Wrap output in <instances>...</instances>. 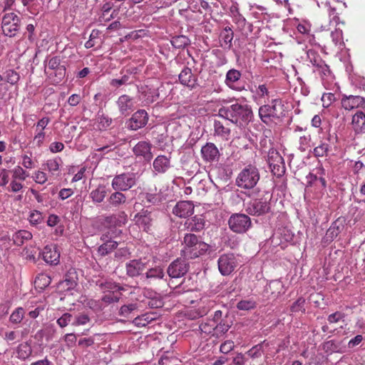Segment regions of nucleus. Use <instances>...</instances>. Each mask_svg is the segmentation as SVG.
I'll list each match as a JSON object with an SVG mask.
<instances>
[{
	"label": "nucleus",
	"instance_id": "48",
	"mask_svg": "<svg viewBox=\"0 0 365 365\" xmlns=\"http://www.w3.org/2000/svg\"><path fill=\"white\" fill-rule=\"evenodd\" d=\"M331 37L336 46L341 48L344 46L342 31L341 29H336L334 31H331Z\"/></svg>",
	"mask_w": 365,
	"mask_h": 365
},
{
	"label": "nucleus",
	"instance_id": "36",
	"mask_svg": "<svg viewBox=\"0 0 365 365\" xmlns=\"http://www.w3.org/2000/svg\"><path fill=\"white\" fill-rule=\"evenodd\" d=\"M109 203L113 207H119L126 201L125 195L119 190L112 193L108 199Z\"/></svg>",
	"mask_w": 365,
	"mask_h": 365
},
{
	"label": "nucleus",
	"instance_id": "43",
	"mask_svg": "<svg viewBox=\"0 0 365 365\" xmlns=\"http://www.w3.org/2000/svg\"><path fill=\"white\" fill-rule=\"evenodd\" d=\"M315 72H317L322 77L323 81H324L325 78H331V71L329 66L321 61L320 63H317Z\"/></svg>",
	"mask_w": 365,
	"mask_h": 365
},
{
	"label": "nucleus",
	"instance_id": "16",
	"mask_svg": "<svg viewBox=\"0 0 365 365\" xmlns=\"http://www.w3.org/2000/svg\"><path fill=\"white\" fill-rule=\"evenodd\" d=\"M341 106L347 110L357 108H365V99L359 96H344L341 98Z\"/></svg>",
	"mask_w": 365,
	"mask_h": 365
},
{
	"label": "nucleus",
	"instance_id": "10",
	"mask_svg": "<svg viewBox=\"0 0 365 365\" xmlns=\"http://www.w3.org/2000/svg\"><path fill=\"white\" fill-rule=\"evenodd\" d=\"M184 259L178 258L174 260L168 268V274L171 278H180L188 271L189 265Z\"/></svg>",
	"mask_w": 365,
	"mask_h": 365
},
{
	"label": "nucleus",
	"instance_id": "58",
	"mask_svg": "<svg viewBox=\"0 0 365 365\" xmlns=\"http://www.w3.org/2000/svg\"><path fill=\"white\" fill-rule=\"evenodd\" d=\"M135 304H130L128 305H123L120 307L119 314L120 316L127 317L128 315L136 309Z\"/></svg>",
	"mask_w": 365,
	"mask_h": 365
},
{
	"label": "nucleus",
	"instance_id": "54",
	"mask_svg": "<svg viewBox=\"0 0 365 365\" xmlns=\"http://www.w3.org/2000/svg\"><path fill=\"white\" fill-rule=\"evenodd\" d=\"M90 322V317L85 314H81L79 315L76 316L74 320L72 322V325L73 326H81L86 325Z\"/></svg>",
	"mask_w": 365,
	"mask_h": 365
},
{
	"label": "nucleus",
	"instance_id": "32",
	"mask_svg": "<svg viewBox=\"0 0 365 365\" xmlns=\"http://www.w3.org/2000/svg\"><path fill=\"white\" fill-rule=\"evenodd\" d=\"M32 234L28 230H18L12 237L14 243L18 246L21 245L25 240H30Z\"/></svg>",
	"mask_w": 365,
	"mask_h": 365
},
{
	"label": "nucleus",
	"instance_id": "50",
	"mask_svg": "<svg viewBox=\"0 0 365 365\" xmlns=\"http://www.w3.org/2000/svg\"><path fill=\"white\" fill-rule=\"evenodd\" d=\"M171 43L175 48H184L189 43V39L185 36H178L173 38Z\"/></svg>",
	"mask_w": 365,
	"mask_h": 365
},
{
	"label": "nucleus",
	"instance_id": "51",
	"mask_svg": "<svg viewBox=\"0 0 365 365\" xmlns=\"http://www.w3.org/2000/svg\"><path fill=\"white\" fill-rule=\"evenodd\" d=\"M304 304H305V299L302 297H299L297 299L291 306L290 310L292 312H304L305 308H304Z\"/></svg>",
	"mask_w": 365,
	"mask_h": 365
},
{
	"label": "nucleus",
	"instance_id": "13",
	"mask_svg": "<svg viewBox=\"0 0 365 365\" xmlns=\"http://www.w3.org/2000/svg\"><path fill=\"white\" fill-rule=\"evenodd\" d=\"M43 259L51 265H56L60 261V252L56 245H48L44 247L41 252Z\"/></svg>",
	"mask_w": 365,
	"mask_h": 365
},
{
	"label": "nucleus",
	"instance_id": "49",
	"mask_svg": "<svg viewBox=\"0 0 365 365\" xmlns=\"http://www.w3.org/2000/svg\"><path fill=\"white\" fill-rule=\"evenodd\" d=\"M154 318L152 317L150 314H145L142 316L135 317L133 319V323L138 327H145Z\"/></svg>",
	"mask_w": 365,
	"mask_h": 365
},
{
	"label": "nucleus",
	"instance_id": "38",
	"mask_svg": "<svg viewBox=\"0 0 365 365\" xmlns=\"http://www.w3.org/2000/svg\"><path fill=\"white\" fill-rule=\"evenodd\" d=\"M120 292V291H113L106 292L102 297L101 301L106 304L118 302L122 296V294Z\"/></svg>",
	"mask_w": 365,
	"mask_h": 365
},
{
	"label": "nucleus",
	"instance_id": "53",
	"mask_svg": "<svg viewBox=\"0 0 365 365\" xmlns=\"http://www.w3.org/2000/svg\"><path fill=\"white\" fill-rule=\"evenodd\" d=\"M159 97V93L156 90L149 89L145 94V100L146 104H150L157 101Z\"/></svg>",
	"mask_w": 365,
	"mask_h": 365
},
{
	"label": "nucleus",
	"instance_id": "7",
	"mask_svg": "<svg viewBox=\"0 0 365 365\" xmlns=\"http://www.w3.org/2000/svg\"><path fill=\"white\" fill-rule=\"evenodd\" d=\"M1 29L5 36H15L20 29L19 17L12 12L6 14L2 18Z\"/></svg>",
	"mask_w": 365,
	"mask_h": 365
},
{
	"label": "nucleus",
	"instance_id": "59",
	"mask_svg": "<svg viewBox=\"0 0 365 365\" xmlns=\"http://www.w3.org/2000/svg\"><path fill=\"white\" fill-rule=\"evenodd\" d=\"M129 80V76L127 75L123 76L120 78L112 79L110 82V85L113 87L118 88L123 85H125L128 83Z\"/></svg>",
	"mask_w": 365,
	"mask_h": 365
},
{
	"label": "nucleus",
	"instance_id": "42",
	"mask_svg": "<svg viewBox=\"0 0 365 365\" xmlns=\"http://www.w3.org/2000/svg\"><path fill=\"white\" fill-rule=\"evenodd\" d=\"M117 246L118 242L116 241L107 240L105 243L99 247L98 251L102 255H106L115 249Z\"/></svg>",
	"mask_w": 365,
	"mask_h": 365
},
{
	"label": "nucleus",
	"instance_id": "56",
	"mask_svg": "<svg viewBox=\"0 0 365 365\" xmlns=\"http://www.w3.org/2000/svg\"><path fill=\"white\" fill-rule=\"evenodd\" d=\"M29 220L32 225H38L43 220L42 213L37 210L31 212Z\"/></svg>",
	"mask_w": 365,
	"mask_h": 365
},
{
	"label": "nucleus",
	"instance_id": "35",
	"mask_svg": "<svg viewBox=\"0 0 365 365\" xmlns=\"http://www.w3.org/2000/svg\"><path fill=\"white\" fill-rule=\"evenodd\" d=\"M165 273L160 267H155L147 271L145 276L142 277L144 280L148 279H161L164 277Z\"/></svg>",
	"mask_w": 365,
	"mask_h": 365
},
{
	"label": "nucleus",
	"instance_id": "63",
	"mask_svg": "<svg viewBox=\"0 0 365 365\" xmlns=\"http://www.w3.org/2000/svg\"><path fill=\"white\" fill-rule=\"evenodd\" d=\"M45 140V133L44 131L38 130L36 131L34 137V143L36 144V146L41 147Z\"/></svg>",
	"mask_w": 365,
	"mask_h": 365
},
{
	"label": "nucleus",
	"instance_id": "33",
	"mask_svg": "<svg viewBox=\"0 0 365 365\" xmlns=\"http://www.w3.org/2000/svg\"><path fill=\"white\" fill-rule=\"evenodd\" d=\"M97 285H98L101 287V289L103 290V292L104 293H106L108 292L124 290L123 287H122L118 284H117L114 282H112L110 280H106L105 282L98 281L97 282Z\"/></svg>",
	"mask_w": 365,
	"mask_h": 365
},
{
	"label": "nucleus",
	"instance_id": "34",
	"mask_svg": "<svg viewBox=\"0 0 365 365\" xmlns=\"http://www.w3.org/2000/svg\"><path fill=\"white\" fill-rule=\"evenodd\" d=\"M214 130L215 135L220 136L225 140H227L229 138L230 129L225 126L220 121L215 120Z\"/></svg>",
	"mask_w": 365,
	"mask_h": 365
},
{
	"label": "nucleus",
	"instance_id": "52",
	"mask_svg": "<svg viewBox=\"0 0 365 365\" xmlns=\"http://www.w3.org/2000/svg\"><path fill=\"white\" fill-rule=\"evenodd\" d=\"M256 306L255 302L253 300H241L237 304V308L240 310L248 311L254 309Z\"/></svg>",
	"mask_w": 365,
	"mask_h": 365
},
{
	"label": "nucleus",
	"instance_id": "57",
	"mask_svg": "<svg viewBox=\"0 0 365 365\" xmlns=\"http://www.w3.org/2000/svg\"><path fill=\"white\" fill-rule=\"evenodd\" d=\"M73 316L69 313L63 314L60 318L57 319V324L61 328L68 326L72 321Z\"/></svg>",
	"mask_w": 365,
	"mask_h": 365
},
{
	"label": "nucleus",
	"instance_id": "3",
	"mask_svg": "<svg viewBox=\"0 0 365 365\" xmlns=\"http://www.w3.org/2000/svg\"><path fill=\"white\" fill-rule=\"evenodd\" d=\"M259 178L258 169L254 165H248L239 173L235 184L242 189L250 190L255 187Z\"/></svg>",
	"mask_w": 365,
	"mask_h": 365
},
{
	"label": "nucleus",
	"instance_id": "18",
	"mask_svg": "<svg viewBox=\"0 0 365 365\" xmlns=\"http://www.w3.org/2000/svg\"><path fill=\"white\" fill-rule=\"evenodd\" d=\"M194 205L190 201H180L173 210V212L178 217L186 218L193 214Z\"/></svg>",
	"mask_w": 365,
	"mask_h": 365
},
{
	"label": "nucleus",
	"instance_id": "14",
	"mask_svg": "<svg viewBox=\"0 0 365 365\" xmlns=\"http://www.w3.org/2000/svg\"><path fill=\"white\" fill-rule=\"evenodd\" d=\"M99 220L105 226L109 227H122L127 222V215L124 212H120L117 215L109 216H102Z\"/></svg>",
	"mask_w": 365,
	"mask_h": 365
},
{
	"label": "nucleus",
	"instance_id": "23",
	"mask_svg": "<svg viewBox=\"0 0 365 365\" xmlns=\"http://www.w3.org/2000/svg\"><path fill=\"white\" fill-rule=\"evenodd\" d=\"M178 78L181 84L191 89L194 88L197 85V78L192 74L190 68H184L180 73Z\"/></svg>",
	"mask_w": 365,
	"mask_h": 365
},
{
	"label": "nucleus",
	"instance_id": "30",
	"mask_svg": "<svg viewBox=\"0 0 365 365\" xmlns=\"http://www.w3.org/2000/svg\"><path fill=\"white\" fill-rule=\"evenodd\" d=\"M317 1L318 6H319V0ZM322 4H324V5L328 8V14L329 17V24L333 26H336L339 24V13L336 11V6H332L330 2L328 0H325V1H322Z\"/></svg>",
	"mask_w": 365,
	"mask_h": 365
},
{
	"label": "nucleus",
	"instance_id": "9",
	"mask_svg": "<svg viewBox=\"0 0 365 365\" xmlns=\"http://www.w3.org/2000/svg\"><path fill=\"white\" fill-rule=\"evenodd\" d=\"M267 160L274 175L281 177L284 174L286 168L284 159L277 150L274 149L269 150Z\"/></svg>",
	"mask_w": 365,
	"mask_h": 365
},
{
	"label": "nucleus",
	"instance_id": "17",
	"mask_svg": "<svg viewBox=\"0 0 365 365\" xmlns=\"http://www.w3.org/2000/svg\"><path fill=\"white\" fill-rule=\"evenodd\" d=\"M212 302L205 303L201 302L197 308H193L187 310L185 313V316L187 319L194 320L205 316L212 307Z\"/></svg>",
	"mask_w": 365,
	"mask_h": 365
},
{
	"label": "nucleus",
	"instance_id": "15",
	"mask_svg": "<svg viewBox=\"0 0 365 365\" xmlns=\"http://www.w3.org/2000/svg\"><path fill=\"white\" fill-rule=\"evenodd\" d=\"M270 209L267 199L255 200L247 205V211L250 215H260L268 212Z\"/></svg>",
	"mask_w": 365,
	"mask_h": 365
},
{
	"label": "nucleus",
	"instance_id": "26",
	"mask_svg": "<svg viewBox=\"0 0 365 365\" xmlns=\"http://www.w3.org/2000/svg\"><path fill=\"white\" fill-rule=\"evenodd\" d=\"M234 33L230 26H226L220 34V46L225 49H230L232 43Z\"/></svg>",
	"mask_w": 365,
	"mask_h": 365
},
{
	"label": "nucleus",
	"instance_id": "20",
	"mask_svg": "<svg viewBox=\"0 0 365 365\" xmlns=\"http://www.w3.org/2000/svg\"><path fill=\"white\" fill-rule=\"evenodd\" d=\"M116 104L119 112L123 115H129L134 109L133 98L125 94L118 97Z\"/></svg>",
	"mask_w": 365,
	"mask_h": 365
},
{
	"label": "nucleus",
	"instance_id": "40",
	"mask_svg": "<svg viewBox=\"0 0 365 365\" xmlns=\"http://www.w3.org/2000/svg\"><path fill=\"white\" fill-rule=\"evenodd\" d=\"M51 282V277L44 273H41L37 275L35 279V284L40 289H43L48 287Z\"/></svg>",
	"mask_w": 365,
	"mask_h": 365
},
{
	"label": "nucleus",
	"instance_id": "44",
	"mask_svg": "<svg viewBox=\"0 0 365 365\" xmlns=\"http://www.w3.org/2000/svg\"><path fill=\"white\" fill-rule=\"evenodd\" d=\"M311 147V135L304 133L299 138V150L302 152L306 151Z\"/></svg>",
	"mask_w": 365,
	"mask_h": 365
},
{
	"label": "nucleus",
	"instance_id": "45",
	"mask_svg": "<svg viewBox=\"0 0 365 365\" xmlns=\"http://www.w3.org/2000/svg\"><path fill=\"white\" fill-rule=\"evenodd\" d=\"M4 80L11 85H15L20 79V76L18 72L14 70H7L4 74Z\"/></svg>",
	"mask_w": 365,
	"mask_h": 365
},
{
	"label": "nucleus",
	"instance_id": "27",
	"mask_svg": "<svg viewBox=\"0 0 365 365\" xmlns=\"http://www.w3.org/2000/svg\"><path fill=\"white\" fill-rule=\"evenodd\" d=\"M351 124L356 133H364L365 114L362 111L356 113L352 117Z\"/></svg>",
	"mask_w": 365,
	"mask_h": 365
},
{
	"label": "nucleus",
	"instance_id": "1",
	"mask_svg": "<svg viewBox=\"0 0 365 365\" xmlns=\"http://www.w3.org/2000/svg\"><path fill=\"white\" fill-rule=\"evenodd\" d=\"M232 101L231 99L220 100L219 102L221 107L218 110L217 115L238 125L248 123L252 118V110L250 106L247 104L240 103L237 101H235L229 106H224Z\"/></svg>",
	"mask_w": 365,
	"mask_h": 365
},
{
	"label": "nucleus",
	"instance_id": "37",
	"mask_svg": "<svg viewBox=\"0 0 365 365\" xmlns=\"http://www.w3.org/2000/svg\"><path fill=\"white\" fill-rule=\"evenodd\" d=\"M107 194L105 186L100 185L96 189L91 191L90 196L95 202H101L103 201Z\"/></svg>",
	"mask_w": 365,
	"mask_h": 365
},
{
	"label": "nucleus",
	"instance_id": "19",
	"mask_svg": "<svg viewBox=\"0 0 365 365\" xmlns=\"http://www.w3.org/2000/svg\"><path fill=\"white\" fill-rule=\"evenodd\" d=\"M228 224L230 228H249L251 225V220L245 214L236 213L231 215Z\"/></svg>",
	"mask_w": 365,
	"mask_h": 365
},
{
	"label": "nucleus",
	"instance_id": "62",
	"mask_svg": "<svg viewBox=\"0 0 365 365\" xmlns=\"http://www.w3.org/2000/svg\"><path fill=\"white\" fill-rule=\"evenodd\" d=\"M22 165L26 169H32L35 167V163L32 160L31 156L27 155H23L22 157Z\"/></svg>",
	"mask_w": 365,
	"mask_h": 365
},
{
	"label": "nucleus",
	"instance_id": "25",
	"mask_svg": "<svg viewBox=\"0 0 365 365\" xmlns=\"http://www.w3.org/2000/svg\"><path fill=\"white\" fill-rule=\"evenodd\" d=\"M153 215L148 210H143L142 212L137 213L134 217V221L137 226L139 227H146L152 226L153 224Z\"/></svg>",
	"mask_w": 365,
	"mask_h": 365
},
{
	"label": "nucleus",
	"instance_id": "2",
	"mask_svg": "<svg viewBox=\"0 0 365 365\" xmlns=\"http://www.w3.org/2000/svg\"><path fill=\"white\" fill-rule=\"evenodd\" d=\"M209 248V245L200 241L195 235L187 234L184 237V247L181 253L185 259H192L205 255Z\"/></svg>",
	"mask_w": 365,
	"mask_h": 365
},
{
	"label": "nucleus",
	"instance_id": "46",
	"mask_svg": "<svg viewBox=\"0 0 365 365\" xmlns=\"http://www.w3.org/2000/svg\"><path fill=\"white\" fill-rule=\"evenodd\" d=\"M24 314L25 312L22 307L16 308L10 315V322L14 324H19L23 320Z\"/></svg>",
	"mask_w": 365,
	"mask_h": 365
},
{
	"label": "nucleus",
	"instance_id": "5",
	"mask_svg": "<svg viewBox=\"0 0 365 365\" xmlns=\"http://www.w3.org/2000/svg\"><path fill=\"white\" fill-rule=\"evenodd\" d=\"M136 174L133 173H124L115 175L111 182L113 190L127 191L136 184Z\"/></svg>",
	"mask_w": 365,
	"mask_h": 365
},
{
	"label": "nucleus",
	"instance_id": "11",
	"mask_svg": "<svg viewBox=\"0 0 365 365\" xmlns=\"http://www.w3.org/2000/svg\"><path fill=\"white\" fill-rule=\"evenodd\" d=\"M148 120V115L145 110H138L135 112L128 122V128L137 130L145 126Z\"/></svg>",
	"mask_w": 365,
	"mask_h": 365
},
{
	"label": "nucleus",
	"instance_id": "61",
	"mask_svg": "<svg viewBox=\"0 0 365 365\" xmlns=\"http://www.w3.org/2000/svg\"><path fill=\"white\" fill-rule=\"evenodd\" d=\"M34 180L36 183L43 185L47 181L48 178L44 172L38 170L34 173Z\"/></svg>",
	"mask_w": 365,
	"mask_h": 365
},
{
	"label": "nucleus",
	"instance_id": "55",
	"mask_svg": "<svg viewBox=\"0 0 365 365\" xmlns=\"http://www.w3.org/2000/svg\"><path fill=\"white\" fill-rule=\"evenodd\" d=\"M13 178L14 179H19L21 180H25L26 177L28 176L26 175V171L21 167V166H16L13 170Z\"/></svg>",
	"mask_w": 365,
	"mask_h": 365
},
{
	"label": "nucleus",
	"instance_id": "39",
	"mask_svg": "<svg viewBox=\"0 0 365 365\" xmlns=\"http://www.w3.org/2000/svg\"><path fill=\"white\" fill-rule=\"evenodd\" d=\"M199 329L202 333H204L206 335H215V322L207 319L206 322H202L199 325Z\"/></svg>",
	"mask_w": 365,
	"mask_h": 365
},
{
	"label": "nucleus",
	"instance_id": "8",
	"mask_svg": "<svg viewBox=\"0 0 365 365\" xmlns=\"http://www.w3.org/2000/svg\"><path fill=\"white\" fill-rule=\"evenodd\" d=\"M218 269L223 276L230 275L238 265L237 257L233 253L222 255L217 260Z\"/></svg>",
	"mask_w": 365,
	"mask_h": 365
},
{
	"label": "nucleus",
	"instance_id": "6",
	"mask_svg": "<svg viewBox=\"0 0 365 365\" xmlns=\"http://www.w3.org/2000/svg\"><path fill=\"white\" fill-rule=\"evenodd\" d=\"M45 72L50 78L54 76L53 82L58 83L64 78L66 68L61 64V59L58 56L51 58L46 66Z\"/></svg>",
	"mask_w": 365,
	"mask_h": 365
},
{
	"label": "nucleus",
	"instance_id": "29",
	"mask_svg": "<svg viewBox=\"0 0 365 365\" xmlns=\"http://www.w3.org/2000/svg\"><path fill=\"white\" fill-rule=\"evenodd\" d=\"M62 163L61 158L56 157L46 160V162L43 164V166H44V169L48 170L51 175H55L56 172L59 171Z\"/></svg>",
	"mask_w": 365,
	"mask_h": 365
},
{
	"label": "nucleus",
	"instance_id": "28",
	"mask_svg": "<svg viewBox=\"0 0 365 365\" xmlns=\"http://www.w3.org/2000/svg\"><path fill=\"white\" fill-rule=\"evenodd\" d=\"M241 73L236 69H230L227 72L225 78L226 85L233 89L238 90L239 88L235 86V83L240 79Z\"/></svg>",
	"mask_w": 365,
	"mask_h": 365
},
{
	"label": "nucleus",
	"instance_id": "4",
	"mask_svg": "<svg viewBox=\"0 0 365 365\" xmlns=\"http://www.w3.org/2000/svg\"><path fill=\"white\" fill-rule=\"evenodd\" d=\"M284 113V105L279 99H274L271 105H264L259 108V115L265 123H268L271 118H279Z\"/></svg>",
	"mask_w": 365,
	"mask_h": 365
},
{
	"label": "nucleus",
	"instance_id": "21",
	"mask_svg": "<svg viewBox=\"0 0 365 365\" xmlns=\"http://www.w3.org/2000/svg\"><path fill=\"white\" fill-rule=\"evenodd\" d=\"M201 155L205 161L212 162L218 159L220 152L214 143H207L201 148Z\"/></svg>",
	"mask_w": 365,
	"mask_h": 365
},
{
	"label": "nucleus",
	"instance_id": "22",
	"mask_svg": "<svg viewBox=\"0 0 365 365\" xmlns=\"http://www.w3.org/2000/svg\"><path fill=\"white\" fill-rule=\"evenodd\" d=\"M170 157L160 155L153 160V167L157 173H165L170 168Z\"/></svg>",
	"mask_w": 365,
	"mask_h": 365
},
{
	"label": "nucleus",
	"instance_id": "31",
	"mask_svg": "<svg viewBox=\"0 0 365 365\" xmlns=\"http://www.w3.org/2000/svg\"><path fill=\"white\" fill-rule=\"evenodd\" d=\"M16 356L22 360L29 359L32 354V349L28 342L20 344L16 348Z\"/></svg>",
	"mask_w": 365,
	"mask_h": 365
},
{
	"label": "nucleus",
	"instance_id": "24",
	"mask_svg": "<svg viewBox=\"0 0 365 365\" xmlns=\"http://www.w3.org/2000/svg\"><path fill=\"white\" fill-rule=\"evenodd\" d=\"M145 268V263L140 259H133L126 263L127 274L131 277L140 275Z\"/></svg>",
	"mask_w": 365,
	"mask_h": 365
},
{
	"label": "nucleus",
	"instance_id": "12",
	"mask_svg": "<svg viewBox=\"0 0 365 365\" xmlns=\"http://www.w3.org/2000/svg\"><path fill=\"white\" fill-rule=\"evenodd\" d=\"M152 145L149 142L140 141L133 148L134 155L143 160L150 161L153 158Z\"/></svg>",
	"mask_w": 365,
	"mask_h": 365
},
{
	"label": "nucleus",
	"instance_id": "47",
	"mask_svg": "<svg viewBox=\"0 0 365 365\" xmlns=\"http://www.w3.org/2000/svg\"><path fill=\"white\" fill-rule=\"evenodd\" d=\"M329 151V145L327 143H322L318 146L315 147L313 153L316 157L327 156Z\"/></svg>",
	"mask_w": 365,
	"mask_h": 365
},
{
	"label": "nucleus",
	"instance_id": "60",
	"mask_svg": "<svg viewBox=\"0 0 365 365\" xmlns=\"http://www.w3.org/2000/svg\"><path fill=\"white\" fill-rule=\"evenodd\" d=\"M234 347V342L231 340H227L220 345V351L222 354H228L233 350Z\"/></svg>",
	"mask_w": 365,
	"mask_h": 365
},
{
	"label": "nucleus",
	"instance_id": "64",
	"mask_svg": "<svg viewBox=\"0 0 365 365\" xmlns=\"http://www.w3.org/2000/svg\"><path fill=\"white\" fill-rule=\"evenodd\" d=\"M334 99L335 96L333 93H328L323 94L322 97L323 106L326 108L329 107L331 105V102L334 101Z\"/></svg>",
	"mask_w": 365,
	"mask_h": 365
},
{
	"label": "nucleus",
	"instance_id": "41",
	"mask_svg": "<svg viewBox=\"0 0 365 365\" xmlns=\"http://www.w3.org/2000/svg\"><path fill=\"white\" fill-rule=\"evenodd\" d=\"M230 327L231 324L228 322L227 319H223V320L215 323V335L219 336L225 334Z\"/></svg>",
	"mask_w": 365,
	"mask_h": 365
}]
</instances>
